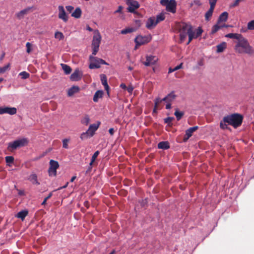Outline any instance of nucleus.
<instances>
[{
  "instance_id": "6e6d98bb",
  "label": "nucleus",
  "mask_w": 254,
  "mask_h": 254,
  "mask_svg": "<svg viewBox=\"0 0 254 254\" xmlns=\"http://www.w3.org/2000/svg\"><path fill=\"white\" fill-rule=\"evenodd\" d=\"M65 8H66L67 11L70 13H71L74 9L73 6H72L71 5L66 6Z\"/></svg>"
},
{
  "instance_id": "b1692460",
  "label": "nucleus",
  "mask_w": 254,
  "mask_h": 254,
  "mask_svg": "<svg viewBox=\"0 0 254 254\" xmlns=\"http://www.w3.org/2000/svg\"><path fill=\"white\" fill-rule=\"evenodd\" d=\"M225 37L231 38V39H237V41H239L240 39L243 37V36L240 34L237 33H229L227 34Z\"/></svg>"
},
{
  "instance_id": "f3484780",
  "label": "nucleus",
  "mask_w": 254,
  "mask_h": 254,
  "mask_svg": "<svg viewBox=\"0 0 254 254\" xmlns=\"http://www.w3.org/2000/svg\"><path fill=\"white\" fill-rule=\"evenodd\" d=\"M101 80L102 84L104 85L105 89L107 91L108 94H109V86L107 83V78L106 75L104 74H101L100 75Z\"/></svg>"
},
{
  "instance_id": "423d86ee",
  "label": "nucleus",
  "mask_w": 254,
  "mask_h": 254,
  "mask_svg": "<svg viewBox=\"0 0 254 254\" xmlns=\"http://www.w3.org/2000/svg\"><path fill=\"white\" fill-rule=\"evenodd\" d=\"M192 28V26L186 23H182L179 25L180 40L183 42L186 38L187 34Z\"/></svg>"
},
{
  "instance_id": "9d476101",
  "label": "nucleus",
  "mask_w": 254,
  "mask_h": 254,
  "mask_svg": "<svg viewBox=\"0 0 254 254\" xmlns=\"http://www.w3.org/2000/svg\"><path fill=\"white\" fill-rule=\"evenodd\" d=\"M158 61V58L155 56H146V61L143 62V64L146 66H151L155 64Z\"/></svg>"
},
{
  "instance_id": "aec40b11",
  "label": "nucleus",
  "mask_w": 254,
  "mask_h": 254,
  "mask_svg": "<svg viewBox=\"0 0 254 254\" xmlns=\"http://www.w3.org/2000/svg\"><path fill=\"white\" fill-rule=\"evenodd\" d=\"M30 9V7H27L25 9L21 10L20 11L16 13L17 17L19 19H22V18H23L25 15L27 14L28 13Z\"/></svg>"
},
{
  "instance_id": "c03bdc74",
  "label": "nucleus",
  "mask_w": 254,
  "mask_h": 254,
  "mask_svg": "<svg viewBox=\"0 0 254 254\" xmlns=\"http://www.w3.org/2000/svg\"><path fill=\"white\" fill-rule=\"evenodd\" d=\"M226 123H227L224 121V118H223L222 121H221L220 123V127L221 128H222L223 129L228 128V126L226 124Z\"/></svg>"
},
{
  "instance_id": "79ce46f5",
  "label": "nucleus",
  "mask_w": 254,
  "mask_h": 254,
  "mask_svg": "<svg viewBox=\"0 0 254 254\" xmlns=\"http://www.w3.org/2000/svg\"><path fill=\"white\" fill-rule=\"evenodd\" d=\"M19 75L21 76L22 79H25L28 78L29 77L30 74L26 71H22L19 74Z\"/></svg>"
},
{
  "instance_id": "de8ad7c7",
  "label": "nucleus",
  "mask_w": 254,
  "mask_h": 254,
  "mask_svg": "<svg viewBox=\"0 0 254 254\" xmlns=\"http://www.w3.org/2000/svg\"><path fill=\"white\" fill-rule=\"evenodd\" d=\"M26 52L27 53L29 54L32 51V44L29 43L27 42L26 44Z\"/></svg>"
},
{
  "instance_id": "052dcab7",
  "label": "nucleus",
  "mask_w": 254,
  "mask_h": 254,
  "mask_svg": "<svg viewBox=\"0 0 254 254\" xmlns=\"http://www.w3.org/2000/svg\"><path fill=\"white\" fill-rule=\"evenodd\" d=\"M183 63H181L179 65L176 66V67H175L174 68V70H175V71L177 70H178L179 69H181L182 68V66H183Z\"/></svg>"
},
{
  "instance_id": "412c9836",
  "label": "nucleus",
  "mask_w": 254,
  "mask_h": 254,
  "mask_svg": "<svg viewBox=\"0 0 254 254\" xmlns=\"http://www.w3.org/2000/svg\"><path fill=\"white\" fill-rule=\"evenodd\" d=\"M79 91V88L77 86H73L68 90L67 95L70 97Z\"/></svg>"
},
{
  "instance_id": "864d4df0",
  "label": "nucleus",
  "mask_w": 254,
  "mask_h": 254,
  "mask_svg": "<svg viewBox=\"0 0 254 254\" xmlns=\"http://www.w3.org/2000/svg\"><path fill=\"white\" fill-rule=\"evenodd\" d=\"M52 196V193L51 192L49 194V195L46 197L45 198V199H44L42 203V205H45L46 203L47 200L48 199L50 198Z\"/></svg>"
},
{
  "instance_id": "f257e3e1",
  "label": "nucleus",
  "mask_w": 254,
  "mask_h": 254,
  "mask_svg": "<svg viewBox=\"0 0 254 254\" xmlns=\"http://www.w3.org/2000/svg\"><path fill=\"white\" fill-rule=\"evenodd\" d=\"M234 49L235 52L239 54H254V49L250 45L248 40L243 36L239 41L236 42Z\"/></svg>"
},
{
  "instance_id": "f8f14e48",
  "label": "nucleus",
  "mask_w": 254,
  "mask_h": 254,
  "mask_svg": "<svg viewBox=\"0 0 254 254\" xmlns=\"http://www.w3.org/2000/svg\"><path fill=\"white\" fill-rule=\"evenodd\" d=\"M198 126H194L190 127L186 130V133L183 138L184 142H186L190 137L193 132L198 129Z\"/></svg>"
},
{
  "instance_id": "ea45409f",
  "label": "nucleus",
  "mask_w": 254,
  "mask_h": 254,
  "mask_svg": "<svg viewBox=\"0 0 254 254\" xmlns=\"http://www.w3.org/2000/svg\"><path fill=\"white\" fill-rule=\"evenodd\" d=\"M5 161L7 164H8V165L10 166L9 164L13 163L14 162V157L11 156H6Z\"/></svg>"
},
{
  "instance_id": "c9c22d12",
  "label": "nucleus",
  "mask_w": 254,
  "mask_h": 254,
  "mask_svg": "<svg viewBox=\"0 0 254 254\" xmlns=\"http://www.w3.org/2000/svg\"><path fill=\"white\" fill-rule=\"evenodd\" d=\"M90 122V119L88 115H85L81 120L82 124L87 126Z\"/></svg>"
},
{
  "instance_id": "5fc2aeb1",
  "label": "nucleus",
  "mask_w": 254,
  "mask_h": 254,
  "mask_svg": "<svg viewBox=\"0 0 254 254\" xmlns=\"http://www.w3.org/2000/svg\"><path fill=\"white\" fill-rule=\"evenodd\" d=\"M126 90H127L129 93L131 94V93H132V92L133 90V87H132V85H129L128 87H127V88Z\"/></svg>"
},
{
  "instance_id": "c756f323",
  "label": "nucleus",
  "mask_w": 254,
  "mask_h": 254,
  "mask_svg": "<svg viewBox=\"0 0 254 254\" xmlns=\"http://www.w3.org/2000/svg\"><path fill=\"white\" fill-rule=\"evenodd\" d=\"M61 65L62 67V69L64 71L65 74H68L71 72V68L69 66L64 64H61Z\"/></svg>"
},
{
  "instance_id": "58836bf2",
  "label": "nucleus",
  "mask_w": 254,
  "mask_h": 254,
  "mask_svg": "<svg viewBox=\"0 0 254 254\" xmlns=\"http://www.w3.org/2000/svg\"><path fill=\"white\" fill-rule=\"evenodd\" d=\"M165 19V16L163 14H160L157 15L155 18L156 23L158 24L160 21L164 20Z\"/></svg>"
},
{
  "instance_id": "a878e982",
  "label": "nucleus",
  "mask_w": 254,
  "mask_h": 254,
  "mask_svg": "<svg viewBox=\"0 0 254 254\" xmlns=\"http://www.w3.org/2000/svg\"><path fill=\"white\" fill-rule=\"evenodd\" d=\"M82 11L80 7H77L75 10L72 13L71 16L75 18H79L81 17Z\"/></svg>"
},
{
  "instance_id": "0e129e2a",
  "label": "nucleus",
  "mask_w": 254,
  "mask_h": 254,
  "mask_svg": "<svg viewBox=\"0 0 254 254\" xmlns=\"http://www.w3.org/2000/svg\"><path fill=\"white\" fill-rule=\"evenodd\" d=\"M109 132L111 135H113L115 132L114 129L113 128H110L109 130Z\"/></svg>"
},
{
  "instance_id": "7c9ffc66",
  "label": "nucleus",
  "mask_w": 254,
  "mask_h": 254,
  "mask_svg": "<svg viewBox=\"0 0 254 254\" xmlns=\"http://www.w3.org/2000/svg\"><path fill=\"white\" fill-rule=\"evenodd\" d=\"M28 211L22 210L19 212L17 214V217L20 218L22 220H23L26 216L28 215Z\"/></svg>"
},
{
  "instance_id": "7ed1b4c3",
  "label": "nucleus",
  "mask_w": 254,
  "mask_h": 254,
  "mask_svg": "<svg viewBox=\"0 0 254 254\" xmlns=\"http://www.w3.org/2000/svg\"><path fill=\"white\" fill-rule=\"evenodd\" d=\"M101 39L102 37L99 31L98 30H95L91 43V47L92 49V54L94 56H95L99 51Z\"/></svg>"
},
{
  "instance_id": "5701e85b",
  "label": "nucleus",
  "mask_w": 254,
  "mask_h": 254,
  "mask_svg": "<svg viewBox=\"0 0 254 254\" xmlns=\"http://www.w3.org/2000/svg\"><path fill=\"white\" fill-rule=\"evenodd\" d=\"M215 6L210 5L209 9L206 12L205 14V19L207 21H209L212 16Z\"/></svg>"
},
{
  "instance_id": "393cba45",
  "label": "nucleus",
  "mask_w": 254,
  "mask_h": 254,
  "mask_svg": "<svg viewBox=\"0 0 254 254\" xmlns=\"http://www.w3.org/2000/svg\"><path fill=\"white\" fill-rule=\"evenodd\" d=\"M228 17V13L227 12H223L221 13L218 18V23L227 21Z\"/></svg>"
},
{
  "instance_id": "e2e57ef3",
  "label": "nucleus",
  "mask_w": 254,
  "mask_h": 254,
  "mask_svg": "<svg viewBox=\"0 0 254 254\" xmlns=\"http://www.w3.org/2000/svg\"><path fill=\"white\" fill-rule=\"evenodd\" d=\"M167 104L166 105V109H170L171 108V103L166 102Z\"/></svg>"
},
{
  "instance_id": "f03ea898",
  "label": "nucleus",
  "mask_w": 254,
  "mask_h": 254,
  "mask_svg": "<svg viewBox=\"0 0 254 254\" xmlns=\"http://www.w3.org/2000/svg\"><path fill=\"white\" fill-rule=\"evenodd\" d=\"M243 119V116L239 114H233L224 117V121L235 128L241 125Z\"/></svg>"
},
{
  "instance_id": "680f3d73",
  "label": "nucleus",
  "mask_w": 254,
  "mask_h": 254,
  "mask_svg": "<svg viewBox=\"0 0 254 254\" xmlns=\"http://www.w3.org/2000/svg\"><path fill=\"white\" fill-rule=\"evenodd\" d=\"M5 113V107H0V115Z\"/></svg>"
},
{
  "instance_id": "1a4fd4ad",
  "label": "nucleus",
  "mask_w": 254,
  "mask_h": 254,
  "mask_svg": "<svg viewBox=\"0 0 254 254\" xmlns=\"http://www.w3.org/2000/svg\"><path fill=\"white\" fill-rule=\"evenodd\" d=\"M151 37L149 36H141L138 35L134 40V42L136 45L140 46L144 44L147 43L151 40Z\"/></svg>"
},
{
  "instance_id": "603ef678",
  "label": "nucleus",
  "mask_w": 254,
  "mask_h": 254,
  "mask_svg": "<svg viewBox=\"0 0 254 254\" xmlns=\"http://www.w3.org/2000/svg\"><path fill=\"white\" fill-rule=\"evenodd\" d=\"M99 154V151H96L94 153V154L92 155V158H91V159L92 160V162H94L96 159V158L97 157V156H98Z\"/></svg>"
},
{
  "instance_id": "4468645a",
  "label": "nucleus",
  "mask_w": 254,
  "mask_h": 254,
  "mask_svg": "<svg viewBox=\"0 0 254 254\" xmlns=\"http://www.w3.org/2000/svg\"><path fill=\"white\" fill-rule=\"evenodd\" d=\"M157 24L156 23L155 18L154 17H150L148 19L146 23V27L148 29H153Z\"/></svg>"
},
{
  "instance_id": "3c124183",
  "label": "nucleus",
  "mask_w": 254,
  "mask_h": 254,
  "mask_svg": "<svg viewBox=\"0 0 254 254\" xmlns=\"http://www.w3.org/2000/svg\"><path fill=\"white\" fill-rule=\"evenodd\" d=\"M202 32L203 30L201 29V28L198 27V29L196 30V33H195V38H197V37L200 36L201 35Z\"/></svg>"
},
{
  "instance_id": "09e8293b",
  "label": "nucleus",
  "mask_w": 254,
  "mask_h": 254,
  "mask_svg": "<svg viewBox=\"0 0 254 254\" xmlns=\"http://www.w3.org/2000/svg\"><path fill=\"white\" fill-rule=\"evenodd\" d=\"M174 120V117H168V118H165L164 119V123H166V124H167L168 125L170 126V124H171V122Z\"/></svg>"
},
{
  "instance_id": "6ab92c4d",
  "label": "nucleus",
  "mask_w": 254,
  "mask_h": 254,
  "mask_svg": "<svg viewBox=\"0 0 254 254\" xmlns=\"http://www.w3.org/2000/svg\"><path fill=\"white\" fill-rule=\"evenodd\" d=\"M99 127V124H92L90 125L88 130V132H90V136H93L95 133V131Z\"/></svg>"
},
{
  "instance_id": "c85d7f7f",
  "label": "nucleus",
  "mask_w": 254,
  "mask_h": 254,
  "mask_svg": "<svg viewBox=\"0 0 254 254\" xmlns=\"http://www.w3.org/2000/svg\"><path fill=\"white\" fill-rule=\"evenodd\" d=\"M17 109L15 107H5V113L10 115H14L16 113Z\"/></svg>"
},
{
  "instance_id": "bf43d9fd",
  "label": "nucleus",
  "mask_w": 254,
  "mask_h": 254,
  "mask_svg": "<svg viewBox=\"0 0 254 254\" xmlns=\"http://www.w3.org/2000/svg\"><path fill=\"white\" fill-rule=\"evenodd\" d=\"M240 1H241L240 0H236L234 1V2L231 5V7H235V6H237L239 4Z\"/></svg>"
},
{
  "instance_id": "a18cd8bd",
  "label": "nucleus",
  "mask_w": 254,
  "mask_h": 254,
  "mask_svg": "<svg viewBox=\"0 0 254 254\" xmlns=\"http://www.w3.org/2000/svg\"><path fill=\"white\" fill-rule=\"evenodd\" d=\"M247 28L249 30H254V20L250 21L248 23Z\"/></svg>"
},
{
  "instance_id": "473e14b6",
  "label": "nucleus",
  "mask_w": 254,
  "mask_h": 254,
  "mask_svg": "<svg viewBox=\"0 0 254 254\" xmlns=\"http://www.w3.org/2000/svg\"><path fill=\"white\" fill-rule=\"evenodd\" d=\"M187 35L189 36V41L187 43V44H189L193 38H196L195 35V33L192 30V28H191V30H190V31H189L188 32Z\"/></svg>"
},
{
  "instance_id": "20e7f679",
  "label": "nucleus",
  "mask_w": 254,
  "mask_h": 254,
  "mask_svg": "<svg viewBox=\"0 0 254 254\" xmlns=\"http://www.w3.org/2000/svg\"><path fill=\"white\" fill-rule=\"evenodd\" d=\"M28 143V140L26 138H23L20 139L14 140L8 143L7 149L9 151H12L16 149L18 147H21L26 145Z\"/></svg>"
},
{
  "instance_id": "9b49d317",
  "label": "nucleus",
  "mask_w": 254,
  "mask_h": 254,
  "mask_svg": "<svg viewBox=\"0 0 254 254\" xmlns=\"http://www.w3.org/2000/svg\"><path fill=\"white\" fill-rule=\"evenodd\" d=\"M58 10L59 18L61 19H62L64 22H66L68 20V16L65 13L64 6L62 5L59 6Z\"/></svg>"
},
{
  "instance_id": "72a5a7b5",
  "label": "nucleus",
  "mask_w": 254,
  "mask_h": 254,
  "mask_svg": "<svg viewBox=\"0 0 254 254\" xmlns=\"http://www.w3.org/2000/svg\"><path fill=\"white\" fill-rule=\"evenodd\" d=\"M187 35L189 36V41L187 43V44H189L193 38H196L195 35V33L192 30V28H191V30H190V31H189L188 32Z\"/></svg>"
},
{
  "instance_id": "ddd939ff",
  "label": "nucleus",
  "mask_w": 254,
  "mask_h": 254,
  "mask_svg": "<svg viewBox=\"0 0 254 254\" xmlns=\"http://www.w3.org/2000/svg\"><path fill=\"white\" fill-rule=\"evenodd\" d=\"M82 76V73L79 69H76L71 74L70 79L72 81H78L81 79Z\"/></svg>"
},
{
  "instance_id": "a211bd4d",
  "label": "nucleus",
  "mask_w": 254,
  "mask_h": 254,
  "mask_svg": "<svg viewBox=\"0 0 254 254\" xmlns=\"http://www.w3.org/2000/svg\"><path fill=\"white\" fill-rule=\"evenodd\" d=\"M28 180L30 181L33 185H39L40 183L38 181L37 175L35 173L31 174Z\"/></svg>"
},
{
  "instance_id": "774afa93",
  "label": "nucleus",
  "mask_w": 254,
  "mask_h": 254,
  "mask_svg": "<svg viewBox=\"0 0 254 254\" xmlns=\"http://www.w3.org/2000/svg\"><path fill=\"white\" fill-rule=\"evenodd\" d=\"M159 109V107H155L154 106V109H153V114H156L157 113V110Z\"/></svg>"
},
{
  "instance_id": "6e6552de",
  "label": "nucleus",
  "mask_w": 254,
  "mask_h": 254,
  "mask_svg": "<svg viewBox=\"0 0 254 254\" xmlns=\"http://www.w3.org/2000/svg\"><path fill=\"white\" fill-rule=\"evenodd\" d=\"M50 167L48 169L49 176L56 177L57 176V170L59 167L58 161L51 160L49 162Z\"/></svg>"
},
{
  "instance_id": "0eeeda50",
  "label": "nucleus",
  "mask_w": 254,
  "mask_h": 254,
  "mask_svg": "<svg viewBox=\"0 0 254 254\" xmlns=\"http://www.w3.org/2000/svg\"><path fill=\"white\" fill-rule=\"evenodd\" d=\"M160 3L166 7V10L173 13L176 12L177 2L175 0H161Z\"/></svg>"
},
{
  "instance_id": "49530a36",
  "label": "nucleus",
  "mask_w": 254,
  "mask_h": 254,
  "mask_svg": "<svg viewBox=\"0 0 254 254\" xmlns=\"http://www.w3.org/2000/svg\"><path fill=\"white\" fill-rule=\"evenodd\" d=\"M69 141V139H67V138H65L63 140V148H66V149L68 148V143Z\"/></svg>"
},
{
  "instance_id": "4c0bfd02",
  "label": "nucleus",
  "mask_w": 254,
  "mask_h": 254,
  "mask_svg": "<svg viewBox=\"0 0 254 254\" xmlns=\"http://www.w3.org/2000/svg\"><path fill=\"white\" fill-rule=\"evenodd\" d=\"M55 38L59 40H62L64 38V35L62 32L57 31L55 33Z\"/></svg>"
},
{
  "instance_id": "2f4dec72",
  "label": "nucleus",
  "mask_w": 254,
  "mask_h": 254,
  "mask_svg": "<svg viewBox=\"0 0 254 254\" xmlns=\"http://www.w3.org/2000/svg\"><path fill=\"white\" fill-rule=\"evenodd\" d=\"M174 115L176 116L177 121H180L184 115V112L179 111V110L177 109L174 113Z\"/></svg>"
},
{
  "instance_id": "a19ab883",
  "label": "nucleus",
  "mask_w": 254,
  "mask_h": 254,
  "mask_svg": "<svg viewBox=\"0 0 254 254\" xmlns=\"http://www.w3.org/2000/svg\"><path fill=\"white\" fill-rule=\"evenodd\" d=\"M221 28V26L218 25V24H215L214 26H213L211 33L212 34H214L217 31H218Z\"/></svg>"
},
{
  "instance_id": "f704fd0d",
  "label": "nucleus",
  "mask_w": 254,
  "mask_h": 254,
  "mask_svg": "<svg viewBox=\"0 0 254 254\" xmlns=\"http://www.w3.org/2000/svg\"><path fill=\"white\" fill-rule=\"evenodd\" d=\"M91 137L90 132H88V130L85 132H82L80 136V138L82 140L86 139Z\"/></svg>"
},
{
  "instance_id": "bb28decb",
  "label": "nucleus",
  "mask_w": 254,
  "mask_h": 254,
  "mask_svg": "<svg viewBox=\"0 0 254 254\" xmlns=\"http://www.w3.org/2000/svg\"><path fill=\"white\" fill-rule=\"evenodd\" d=\"M103 95V91L102 90H98L96 91L93 97V101L95 102H97L98 99L102 97Z\"/></svg>"
},
{
  "instance_id": "e433bc0d",
  "label": "nucleus",
  "mask_w": 254,
  "mask_h": 254,
  "mask_svg": "<svg viewBox=\"0 0 254 254\" xmlns=\"http://www.w3.org/2000/svg\"><path fill=\"white\" fill-rule=\"evenodd\" d=\"M134 29L133 28H127L122 30L121 32V33L122 34H126L127 33H130L134 31Z\"/></svg>"
},
{
  "instance_id": "8fccbe9b",
  "label": "nucleus",
  "mask_w": 254,
  "mask_h": 254,
  "mask_svg": "<svg viewBox=\"0 0 254 254\" xmlns=\"http://www.w3.org/2000/svg\"><path fill=\"white\" fill-rule=\"evenodd\" d=\"M162 101H163L162 99H161L160 98H156L154 100V106L159 107V104Z\"/></svg>"
},
{
  "instance_id": "2eb2a0df",
  "label": "nucleus",
  "mask_w": 254,
  "mask_h": 254,
  "mask_svg": "<svg viewBox=\"0 0 254 254\" xmlns=\"http://www.w3.org/2000/svg\"><path fill=\"white\" fill-rule=\"evenodd\" d=\"M127 5H128L127 10L130 12H134V10L139 6L138 2L137 1L134 0L131 2Z\"/></svg>"
},
{
  "instance_id": "39448f33",
  "label": "nucleus",
  "mask_w": 254,
  "mask_h": 254,
  "mask_svg": "<svg viewBox=\"0 0 254 254\" xmlns=\"http://www.w3.org/2000/svg\"><path fill=\"white\" fill-rule=\"evenodd\" d=\"M89 61L90 62L89 65L90 69L99 68L101 67L100 64H101L108 65V64L104 60L94 57L93 55L89 56Z\"/></svg>"
},
{
  "instance_id": "37998d69",
  "label": "nucleus",
  "mask_w": 254,
  "mask_h": 254,
  "mask_svg": "<svg viewBox=\"0 0 254 254\" xmlns=\"http://www.w3.org/2000/svg\"><path fill=\"white\" fill-rule=\"evenodd\" d=\"M9 66L10 64H8L3 67H0V74L5 72L6 70H7L9 69Z\"/></svg>"
},
{
  "instance_id": "4d7b16f0",
  "label": "nucleus",
  "mask_w": 254,
  "mask_h": 254,
  "mask_svg": "<svg viewBox=\"0 0 254 254\" xmlns=\"http://www.w3.org/2000/svg\"><path fill=\"white\" fill-rule=\"evenodd\" d=\"M123 9V7L122 6L120 5L118 7V8L117 10H116L114 13H121L122 11V10Z\"/></svg>"
},
{
  "instance_id": "69168bd1",
  "label": "nucleus",
  "mask_w": 254,
  "mask_h": 254,
  "mask_svg": "<svg viewBox=\"0 0 254 254\" xmlns=\"http://www.w3.org/2000/svg\"><path fill=\"white\" fill-rule=\"evenodd\" d=\"M89 202L88 201H85L84 202V206L85 207H86L87 208H88L89 207Z\"/></svg>"
},
{
  "instance_id": "338daca9",
  "label": "nucleus",
  "mask_w": 254,
  "mask_h": 254,
  "mask_svg": "<svg viewBox=\"0 0 254 254\" xmlns=\"http://www.w3.org/2000/svg\"><path fill=\"white\" fill-rule=\"evenodd\" d=\"M120 87L123 89L126 90L127 88V86L126 85V84L125 83H122L120 85Z\"/></svg>"
},
{
  "instance_id": "4be33fe9",
  "label": "nucleus",
  "mask_w": 254,
  "mask_h": 254,
  "mask_svg": "<svg viewBox=\"0 0 254 254\" xmlns=\"http://www.w3.org/2000/svg\"><path fill=\"white\" fill-rule=\"evenodd\" d=\"M159 149L166 150L170 148L169 143L168 141L160 142L157 145Z\"/></svg>"
},
{
  "instance_id": "cd10ccee",
  "label": "nucleus",
  "mask_w": 254,
  "mask_h": 254,
  "mask_svg": "<svg viewBox=\"0 0 254 254\" xmlns=\"http://www.w3.org/2000/svg\"><path fill=\"white\" fill-rule=\"evenodd\" d=\"M227 44L225 42H223L220 44L218 45L217 47V53H221L224 51V50L226 48Z\"/></svg>"
},
{
  "instance_id": "13d9d810",
  "label": "nucleus",
  "mask_w": 254,
  "mask_h": 254,
  "mask_svg": "<svg viewBox=\"0 0 254 254\" xmlns=\"http://www.w3.org/2000/svg\"><path fill=\"white\" fill-rule=\"evenodd\" d=\"M217 0H209L210 5L215 6Z\"/></svg>"
},
{
  "instance_id": "dca6fc26",
  "label": "nucleus",
  "mask_w": 254,
  "mask_h": 254,
  "mask_svg": "<svg viewBox=\"0 0 254 254\" xmlns=\"http://www.w3.org/2000/svg\"><path fill=\"white\" fill-rule=\"evenodd\" d=\"M177 96L175 94L174 91H172L168 94L166 97L162 99L163 101L166 102H172L176 98Z\"/></svg>"
}]
</instances>
